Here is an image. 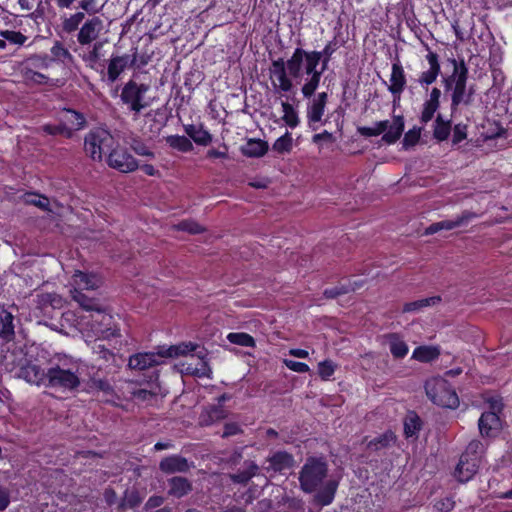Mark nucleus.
Instances as JSON below:
<instances>
[{
	"mask_svg": "<svg viewBox=\"0 0 512 512\" xmlns=\"http://www.w3.org/2000/svg\"><path fill=\"white\" fill-rule=\"evenodd\" d=\"M46 376L45 387L72 391L80 385L79 368L76 365L67 366L66 363L52 365L47 369Z\"/></svg>",
	"mask_w": 512,
	"mask_h": 512,
	"instance_id": "4",
	"label": "nucleus"
},
{
	"mask_svg": "<svg viewBox=\"0 0 512 512\" xmlns=\"http://www.w3.org/2000/svg\"><path fill=\"white\" fill-rule=\"evenodd\" d=\"M293 139L289 132L279 137L273 144V150L277 153H288L292 150Z\"/></svg>",
	"mask_w": 512,
	"mask_h": 512,
	"instance_id": "49",
	"label": "nucleus"
},
{
	"mask_svg": "<svg viewBox=\"0 0 512 512\" xmlns=\"http://www.w3.org/2000/svg\"><path fill=\"white\" fill-rule=\"evenodd\" d=\"M499 416L494 412H484L478 421L480 434L483 437H492L500 429Z\"/></svg>",
	"mask_w": 512,
	"mask_h": 512,
	"instance_id": "24",
	"label": "nucleus"
},
{
	"mask_svg": "<svg viewBox=\"0 0 512 512\" xmlns=\"http://www.w3.org/2000/svg\"><path fill=\"white\" fill-rule=\"evenodd\" d=\"M484 444L479 440H472L466 447L465 452L462 454L465 457L477 458L481 462L482 455L484 453Z\"/></svg>",
	"mask_w": 512,
	"mask_h": 512,
	"instance_id": "52",
	"label": "nucleus"
},
{
	"mask_svg": "<svg viewBox=\"0 0 512 512\" xmlns=\"http://www.w3.org/2000/svg\"><path fill=\"white\" fill-rule=\"evenodd\" d=\"M451 131L450 121L443 120L441 114H438L435 120L433 135L438 141H444L448 138Z\"/></svg>",
	"mask_w": 512,
	"mask_h": 512,
	"instance_id": "43",
	"label": "nucleus"
},
{
	"mask_svg": "<svg viewBox=\"0 0 512 512\" xmlns=\"http://www.w3.org/2000/svg\"><path fill=\"white\" fill-rule=\"evenodd\" d=\"M466 130H467V126L464 124L455 125V127L453 129V137H452V143L454 145H456V144L460 143L461 141H463L464 139H466V137H467Z\"/></svg>",
	"mask_w": 512,
	"mask_h": 512,
	"instance_id": "64",
	"label": "nucleus"
},
{
	"mask_svg": "<svg viewBox=\"0 0 512 512\" xmlns=\"http://www.w3.org/2000/svg\"><path fill=\"white\" fill-rule=\"evenodd\" d=\"M0 35L7 41L17 45H23L27 40V37L19 31L5 30L1 31Z\"/></svg>",
	"mask_w": 512,
	"mask_h": 512,
	"instance_id": "59",
	"label": "nucleus"
},
{
	"mask_svg": "<svg viewBox=\"0 0 512 512\" xmlns=\"http://www.w3.org/2000/svg\"><path fill=\"white\" fill-rule=\"evenodd\" d=\"M16 356L19 366V369L16 371V377L24 379L26 382L31 384L46 386V371L41 369L40 366L28 361L23 352H18Z\"/></svg>",
	"mask_w": 512,
	"mask_h": 512,
	"instance_id": "8",
	"label": "nucleus"
},
{
	"mask_svg": "<svg viewBox=\"0 0 512 512\" xmlns=\"http://www.w3.org/2000/svg\"><path fill=\"white\" fill-rule=\"evenodd\" d=\"M404 130V120L402 116L394 117L393 121H388V128L385 131L382 140L385 143H395L402 135Z\"/></svg>",
	"mask_w": 512,
	"mask_h": 512,
	"instance_id": "33",
	"label": "nucleus"
},
{
	"mask_svg": "<svg viewBox=\"0 0 512 512\" xmlns=\"http://www.w3.org/2000/svg\"><path fill=\"white\" fill-rule=\"evenodd\" d=\"M184 131L189 138H191L197 145L208 146L212 140V135L204 129L202 124H188L184 125Z\"/></svg>",
	"mask_w": 512,
	"mask_h": 512,
	"instance_id": "29",
	"label": "nucleus"
},
{
	"mask_svg": "<svg viewBox=\"0 0 512 512\" xmlns=\"http://www.w3.org/2000/svg\"><path fill=\"white\" fill-rule=\"evenodd\" d=\"M477 217L478 215L476 213L466 210L463 211L461 215L457 216L455 219L442 220L439 222L432 223L425 229V234L432 235L441 230H452L458 227H462L467 225Z\"/></svg>",
	"mask_w": 512,
	"mask_h": 512,
	"instance_id": "13",
	"label": "nucleus"
},
{
	"mask_svg": "<svg viewBox=\"0 0 512 512\" xmlns=\"http://www.w3.org/2000/svg\"><path fill=\"white\" fill-rule=\"evenodd\" d=\"M227 340L234 345H239L243 347H254L255 340L248 333L244 332H231L227 335Z\"/></svg>",
	"mask_w": 512,
	"mask_h": 512,
	"instance_id": "44",
	"label": "nucleus"
},
{
	"mask_svg": "<svg viewBox=\"0 0 512 512\" xmlns=\"http://www.w3.org/2000/svg\"><path fill=\"white\" fill-rule=\"evenodd\" d=\"M267 466H264V469L269 472H283L293 467L294 465V457L292 454L285 451H278L272 454L271 456L266 458Z\"/></svg>",
	"mask_w": 512,
	"mask_h": 512,
	"instance_id": "20",
	"label": "nucleus"
},
{
	"mask_svg": "<svg viewBox=\"0 0 512 512\" xmlns=\"http://www.w3.org/2000/svg\"><path fill=\"white\" fill-rule=\"evenodd\" d=\"M327 99V93L321 92L311 100L307 107V118L309 122H320L322 120Z\"/></svg>",
	"mask_w": 512,
	"mask_h": 512,
	"instance_id": "27",
	"label": "nucleus"
},
{
	"mask_svg": "<svg viewBox=\"0 0 512 512\" xmlns=\"http://www.w3.org/2000/svg\"><path fill=\"white\" fill-rule=\"evenodd\" d=\"M453 65V72L443 79L445 89L451 90V109L456 110L460 104L468 105L471 102V93H467L468 68L463 59L450 60Z\"/></svg>",
	"mask_w": 512,
	"mask_h": 512,
	"instance_id": "3",
	"label": "nucleus"
},
{
	"mask_svg": "<svg viewBox=\"0 0 512 512\" xmlns=\"http://www.w3.org/2000/svg\"><path fill=\"white\" fill-rule=\"evenodd\" d=\"M480 461L477 458H470L461 455L459 463L455 469V477L459 482L469 481L478 471Z\"/></svg>",
	"mask_w": 512,
	"mask_h": 512,
	"instance_id": "22",
	"label": "nucleus"
},
{
	"mask_svg": "<svg viewBox=\"0 0 512 512\" xmlns=\"http://www.w3.org/2000/svg\"><path fill=\"white\" fill-rule=\"evenodd\" d=\"M227 416V411L222 405H209L203 409L199 417V423L209 426Z\"/></svg>",
	"mask_w": 512,
	"mask_h": 512,
	"instance_id": "31",
	"label": "nucleus"
},
{
	"mask_svg": "<svg viewBox=\"0 0 512 512\" xmlns=\"http://www.w3.org/2000/svg\"><path fill=\"white\" fill-rule=\"evenodd\" d=\"M87 386L90 392H96L98 395L101 393L102 400L107 403L116 404V401L119 400L113 386L107 379L91 377Z\"/></svg>",
	"mask_w": 512,
	"mask_h": 512,
	"instance_id": "17",
	"label": "nucleus"
},
{
	"mask_svg": "<svg viewBox=\"0 0 512 512\" xmlns=\"http://www.w3.org/2000/svg\"><path fill=\"white\" fill-rule=\"evenodd\" d=\"M51 62L52 59L47 54L32 55L26 60V65L33 68L46 69L50 66Z\"/></svg>",
	"mask_w": 512,
	"mask_h": 512,
	"instance_id": "54",
	"label": "nucleus"
},
{
	"mask_svg": "<svg viewBox=\"0 0 512 512\" xmlns=\"http://www.w3.org/2000/svg\"><path fill=\"white\" fill-rule=\"evenodd\" d=\"M283 363L285 364V366L288 369H290L294 372L306 373L309 371V366L303 362H298V361H294V360H290V359H284Z\"/></svg>",
	"mask_w": 512,
	"mask_h": 512,
	"instance_id": "62",
	"label": "nucleus"
},
{
	"mask_svg": "<svg viewBox=\"0 0 512 512\" xmlns=\"http://www.w3.org/2000/svg\"><path fill=\"white\" fill-rule=\"evenodd\" d=\"M104 41H96L90 45H86L87 48L82 53H79V57L86 64L87 67L97 70V64L103 57Z\"/></svg>",
	"mask_w": 512,
	"mask_h": 512,
	"instance_id": "25",
	"label": "nucleus"
},
{
	"mask_svg": "<svg viewBox=\"0 0 512 512\" xmlns=\"http://www.w3.org/2000/svg\"><path fill=\"white\" fill-rule=\"evenodd\" d=\"M18 352H22V350H14L6 354L3 358V365L5 366V369L10 372H14L15 375L16 371L19 369L18 359L16 356Z\"/></svg>",
	"mask_w": 512,
	"mask_h": 512,
	"instance_id": "56",
	"label": "nucleus"
},
{
	"mask_svg": "<svg viewBox=\"0 0 512 512\" xmlns=\"http://www.w3.org/2000/svg\"><path fill=\"white\" fill-rule=\"evenodd\" d=\"M268 151V143L261 139H249L241 147V152L247 157H262Z\"/></svg>",
	"mask_w": 512,
	"mask_h": 512,
	"instance_id": "34",
	"label": "nucleus"
},
{
	"mask_svg": "<svg viewBox=\"0 0 512 512\" xmlns=\"http://www.w3.org/2000/svg\"><path fill=\"white\" fill-rule=\"evenodd\" d=\"M396 441V436L392 431H386L378 437L367 443V449L371 451H379L390 447Z\"/></svg>",
	"mask_w": 512,
	"mask_h": 512,
	"instance_id": "36",
	"label": "nucleus"
},
{
	"mask_svg": "<svg viewBox=\"0 0 512 512\" xmlns=\"http://www.w3.org/2000/svg\"><path fill=\"white\" fill-rule=\"evenodd\" d=\"M319 64L318 54L296 48L286 62L283 58L272 61L270 67L272 85L276 91L289 92L293 89L291 78L300 82L306 76L301 92L305 98H310L318 88L321 76L325 71L322 70V67L319 70L317 69Z\"/></svg>",
	"mask_w": 512,
	"mask_h": 512,
	"instance_id": "1",
	"label": "nucleus"
},
{
	"mask_svg": "<svg viewBox=\"0 0 512 512\" xmlns=\"http://www.w3.org/2000/svg\"><path fill=\"white\" fill-rule=\"evenodd\" d=\"M60 121L66 128L70 129V135H73V131L80 130L86 125L85 116L73 109H63L60 113Z\"/></svg>",
	"mask_w": 512,
	"mask_h": 512,
	"instance_id": "26",
	"label": "nucleus"
},
{
	"mask_svg": "<svg viewBox=\"0 0 512 512\" xmlns=\"http://www.w3.org/2000/svg\"><path fill=\"white\" fill-rule=\"evenodd\" d=\"M41 130L47 135H63L67 138H71L70 129L66 128L61 121L59 124H45L41 127Z\"/></svg>",
	"mask_w": 512,
	"mask_h": 512,
	"instance_id": "53",
	"label": "nucleus"
},
{
	"mask_svg": "<svg viewBox=\"0 0 512 512\" xmlns=\"http://www.w3.org/2000/svg\"><path fill=\"white\" fill-rule=\"evenodd\" d=\"M136 61V53L132 56L125 55H112L108 61L107 72L104 73L101 70V74L103 77L106 76V81L109 84H112L117 81L120 75L125 71L127 67L133 66Z\"/></svg>",
	"mask_w": 512,
	"mask_h": 512,
	"instance_id": "9",
	"label": "nucleus"
},
{
	"mask_svg": "<svg viewBox=\"0 0 512 512\" xmlns=\"http://www.w3.org/2000/svg\"><path fill=\"white\" fill-rule=\"evenodd\" d=\"M389 82L388 91L393 96V106L395 107L399 104L401 95L406 86V76L400 61H396L392 64Z\"/></svg>",
	"mask_w": 512,
	"mask_h": 512,
	"instance_id": "15",
	"label": "nucleus"
},
{
	"mask_svg": "<svg viewBox=\"0 0 512 512\" xmlns=\"http://www.w3.org/2000/svg\"><path fill=\"white\" fill-rule=\"evenodd\" d=\"M440 355L439 349L432 346H420L414 349L412 358L420 362H430Z\"/></svg>",
	"mask_w": 512,
	"mask_h": 512,
	"instance_id": "42",
	"label": "nucleus"
},
{
	"mask_svg": "<svg viewBox=\"0 0 512 512\" xmlns=\"http://www.w3.org/2000/svg\"><path fill=\"white\" fill-rule=\"evenodd\" d=\"M422 421L415 412H409L404 419V434L406 438L417 437L421 430Z\"/></svg>",
	"mask_w": 512,
	"mask_h": 512,
	"instance_id": "38",
	"label": "nucleus"
},
{
	"mask_svg": "<svg viewBox=\"0 0 512 512\" xmlns=\"http://www.w3.org/2000/svg\"><path fill=\"white\" fill-rule=\"evenodd\" d=\"M425 391L428 398L436 405L456 409L459 406V398L448 381L441 377H434L426 381Z\"/></svg>",
	"mask_w": 512,
	"mask_h": 512,
	"instance_id": "5",
	"label": "nucleus"
},
{
	"mask_svg": "<svg viewBox=\"0 0 512 512\" xmlns=\"http://www.w3.org/2000/svg\"><path fill=\"white\" fill-rule=\"evenodd\" d=\"M141 502H142V499L139 496V493L137 492V490L127 489L124 492V496H123L119 506L122 508H125V507L134 508V507H137L138 505H140Z\"/></svg>",
	"mask_w": 512,
	"mask_h": 512,
	"instance_id": "51",
	"label": "nucleus"
},
{
	"mask_svg": "<svg viewBox=\"0 0 512 512\" xmlns=\"http://www.w3.org/2000/svg\"><path fill=\"white\" fill-rule=\"evenodd\" d=\"M160 358L163 357L159 354V350L157 352L138 353L129 358L128 365L131 369L145 370L161 364Z\"/></svg>",
	"mask_w": 512,
	"mask_h": 512,
	"instance_id": "23",
	"label": "nucleus"
},
{
	"mask_svg": "<svg viewBox=\"0 0 512 512\" xmlns=\"http://www.w3.org/2000/svg\"><path fill=\"white\" fill-rule=\"evenodd\" d=\"M23 201L26 204L34 205L44 211H49V199L45 196L38 195L35 193H25L23 196Z\"/></svg>",
	"mask_w": 512,
	"mask_h": 512,
	"instance_id": "47",
	"label": "nucleus"
},
{
	"mask_svg": "<svg viewBox=\"0 0 512 512\" xmlns=\"http://www.w3.org/2000/svg\"><path fill=\"white\" fill-rule=\"evenodd\" d=\"M440 296H432L416 301L408 302L403 306V312H419L425 307L435 306L440 303Z\"/></svg>",
	"mask_w": 512,
	"mask_h": 512,
	"instance_id": "41",
	"label": "nucleus"
},
{
	"mask_svg": "<svg viewBox=\"0 0 512 512\" xmlns=\"http://www.w3.org/2000/svg\"><path fill=\"white\" fill-rule=\"evenodd\" d=\"M70 292L73 300L76 301L83 309L94 312H98L102 309V306L97 299L88 297L82 291L73 289Z\"/></svg>",
	"mask_w": 512,
	"mask_h": 512,
	"instance_id": "35",
	"label": "nucleus"
},
{
	"mask_svg": "<svg viewBox=\"0 0 512 512\" xmlns=\"http://www.w3.org/2000/svg\"><path fill=\"white\" fill-rule=\"evenodd\" d=\"M85 15L83 12H77L71 15L69 18L64 19L62 23L63 31L66 33H72L78 30L79 25L83 21Z\"/></svg>",
	"mask_w": 512,
	"mask_h": 512,
	"instance_id": "50",
	"label": "nucleus"
},
{
	"mask_svg": "<svg viewBox=\"0 0 512 512\" xmlns=\"http://www.w3.org/2000/svg\"><path fill=\"white\" fill-rule=\"evenodd\" d=\"M260 467L252 460H245L241 468L229 473L227 477L234 484L246 486L250 480L259 474Z\"/></svg>",
	"mask_w": 512,
	"mask_h": 512,
	"instance_id": "18",
	"label": "nucleus"
},
{
	"mask_svg": "<svg viewBox=\"0 0 512 512\" xmlns=\"http://www.w3.org/2000/svg\"><path fill=\"white\" fill-rule=\"evenodd\" d=\"M74 289L95 290L102 284L101 278L95 274H88L82 271H76L73 275Z\"/></svg>",
	"mask_w": 512,
	"mask_h": 512,
	"instance_id": "28",
	"label": "nucleus"
},
{
	"mask_svg": "<svg viewBox=\"0 0 512 512\" xmlns=\"http://www.w3.org/2000/svg\"><path fill=\"white\" fill-rule=\"evenodd\" d=\"M35 316H50L52 310L61 309L64 306V299L57 293H40L36 295Z\"/></svg>",
	"mask_w": 512,
	"mask_h": 512,
	"instance_id": "10",
	"label": "nucleus"
},
{
	"mask_svg": "<svg viewBox=\"0 0 512 512\" xmlns=\"http://www.w3.org/2000/svg\"><path fill=\"white\" fill-rule=\"evenodd\" d=\"M336 365L331 360H324L318 364V374L323 380L329 379L335 372Z\"/></svg>",
	"mask_w": 512,
	"mask_h": 512,
	"instance_id": "57",
	"label": "nucleus"
},
{
	"mask_svg": "<svg viewBox=\"0 0 512 512\" xmlns=\"http://www.w3.org/2000/svg\"><path fill=\"white\" fill-rule=\"evenodd\" d=\"M149 89L148 84L137 83L134 80H129L122 87L121 102L127 106L129 111L133 112L134 119H137L140 112L149 106V103L145 100V94Z\"/></svg>",
	"mask_w": 512,
	"mask_h": 512,
	"instance_id": "7",
	"label": "nucleus"
},
{
	"mask_svg": "<svg viewBox=\"0 0 512 512\" xmlns=\"http://www.w3.org/2000/svg\"><path fill=\"white\" fill-rule=\"evenodd\" d=\"M426 60L428 61L429 69L427 71H423L419 75V78L417 79V82L425 89H427L429 85L434 83L439 74L441 73L439 56L437 55V53L428 49Z\"/></svg>",
	"mask_w": 512,
	"mask_h": 512,
	"instance_id": "19",
	"label": "nucleus"
},
{
	"mask_svg": "<svg viewBox=\"0 0 512 512\" xmlns=\"http://www.w3.org/2000/svg\"><path fill=\"white\" fill-rule=\"evenodd\" d=\"M91 330L95 335L108 339L118 335V330L113 327V317L100 309L95 315H92Z\"/></svg>",
	"mask_w": 512,
	"mask_h": 512,
	"instance_id": "11",
	"label": "nucleus"
},
{
	"mask_svg": "<svg viewBox=\"0 0 512 512\" xmlns=\"http://www.w3.org/2000/svg\"><path fill=\"white\" fill-rule=\"evenodd\" d=\"M168 493L176 498H181L192 491V483L184 477H172L168 480Z\"/></svg>",
	"mask_w": 512,
	"mask_h": 512,
	"instance_id": "32",
	"label": "nucleus"
},
{
	"mask_svg": "<svg viewBox=\"0 0 512 512\" xmlns=\"http://www.w3.org/2000/svg\"><path fill=\"white\" fill-rule=\"evenodd\" d=\"M51 54L54 58L59 60H73L72 54L59 41L55 42V44L52 46Z\"/></svg>",
	"mask_w": 512,
	"mask_h": 512,
	"instance_id": "55",
	"label": "nucleus"
},
{
	"mask_svg": "<svg viewBox=\"0 0 512 512\" xmlns=\"http://www.w3.org/2000/svg\"><path fill=\"white\" fill-rule=\"evenodd\" d=\"M281 106L283 109L282 119L286 125H288L290 128L297 127L299 124V117L294 107L286 101H283Z\"/></svg>",
	"mask_w": 512,
	"mask_h": 512,
	"instance_id": "45",
	"label": "nucleus"
},
{
	"mask_svg": "<svg viewBox=\"0 0 512 512\" xmlns=\"http://www.w3.org/2000/svg\"><path fill=\"white\" fill-rule=\"evenodd\" d=\"M385 344L388 345L392 356L396 359L404 358L409 351L408 345L396 333H390L383 336Z\"/></svg>",
	"mask_w": 512,
	"mask_h": 512,
	"instance_id": "30",
	"label": "nucleus"
},
{
	"mask_svg": "<svg viewBox=\"0 0 512 512\" xmlns=\"http://www.w3.org/2000/svg\"><path fill=\"white\" fill-rule=\"evenodd\" d=\"M438 108L439 106L425 101L421 113V122L426 124L431 121Z\"/></svg>",
	"mask_w": 512,
	"mask_h": 512,
	"instance_id": "61",
	"label": "nucleus"
},
{
	"mask_svg": "<svg viewBox=\"0 0 512 512\" xmlns=\"http://www.w3.org/2000/svg\"><path fill=\"white\" fill-rule=\"evenodd\" d=\"M165 142L173 149L180 152H190L193 150L191 140L186 136L169 135L165 137Z\"/></svg>",
	"mask_w": 512,
	"mask_h": 512,
	"instance_id": "40",
	"label": "nucleus"
},
{
	"mask_svg": "<svg viewBox=\"0 0 512 512\" xmlns=\"http://www.w3.org/2000/svg\"><path fill=\"white\" fill-rule=\"evenodd\" d=\"M14 317L13 315L3 310L0 313V337L9 341L14 336V324H13Z\"/></svg>",
	"mask_w": 512,
	"mask_h": 512,
	"instance_id": "37",
	"label": "nucleus"
},
{
	"mask_svg": "<svg viewBox=\"0 0 512 512\" xmlns=\"http://www.w3.org/2000/svg\"><path fill=\"white\" fill-rule=\"evenodd\" d=\"M300 489L314 494L313 502L319 506L330 505L337 492L339 482L329 477V465L323 457H308L298 473Z\"/></svg>",
	"mask_w": 512,
	"mask_h": 512,
	"instance_id": "2",
	"label": "nucleus"
},
{
	"mask_svg": "<svg viewBox=\"0 0 512 512\" xmlns=\"http://www.w3.org/2000/svg\"><path fill=\"white\" fill-rule=\"evenodd\" d=\"M202 347L193 342H182L177 345H171L168 348L160 347L159 354L162 355L163 358H172L178 356H190L195 357L197 351Z\"/></svg>",
	"mask_w": 512,
	"mask_h": 512,
	"instance_id": "21",
	"label": "nucleus"
},
{
	"mask_svg": "<svg viewBox=\"0 0 512 512\" xmlns=\"http://www.w3.org/2000/svg\"><path fill=\"white\" fill-rule=\"evenodd\" d=\"M114 138L103 128H94L84 137V151L93 161H101L103 155L111 151Z\"/></svg>",
	"mask_w": 512,
	"mask_h": 512,
	"instance_id": "6",
	"label": "nucleus"
},
{
	"mask_svg": "<svg viewBox=\"0 0 512 512\" xmlns=\"http://www.w3.org/2000/svg\"><path fill=\"white\" fill-rule=\"evenodd\" d=\"M388 128V120L379 121L374 124L372 127L361 126L357 128V131L360 135L365 137H373L378 136L384 133Z\"/></svg>",
	"mask_w": 512,
	"mask_h": 512,
	"instance_id": "46",
	"label": "nucleus"
},
{
	"mask_svg": "<svg viewBox=\"0 0 512 512\" xmlns=\"http://www.w3.org/2000/svg\"><path fill=\"white\" fill-rule=\"evenodd\" d=\"M196 357L199 359L198 365L195 366V377L198 378H212V369L208 364V361L206 360L207 357V350L205 348H201L197 351V354H195Z\"/></svg>",
	"mask_w": 512,
	"mask_h": 512,
	"instance_id": "39",
	"label": "nucleus"
},
{
	"mask_svg": "<svg viewBox=\"0 0 512 512\" xmlns=\"http://www.w3.org/2000/svg\"><path fill=\"white\" fill-rule=\"evenodd\" d=\"M191 468H194L193 462L178 454L167 456L159 463L160 471L165 474L186 473Z\"/></svg>",
	"mask_w": 512,
	"mask_h": 512,
	"instance_id": "16",
	"label": "nucleus"
},
{
	"mask_svg": "<svg viewBox=\"0 0 512 512\" xmlns=\"http://www.w3.org/2000/svg\"><path fill=\"white\" fill-rule=\"evenodd\" d=\"M420 138V129L413 128L409 130L405 135L403 139V146L404 147H410L415 145Z\"/></svg>",
	"mask_w": 512,
	"mask_h": 512,
	"instance_id": "63",
	"label": "nucleus"
},
{
	"mask_svg": "<svg viewBox=\"0 0 512 512\" xmlns=\"http://www.w3.org/2000/svg\"><path fill=\"white\" fill-rule=\"evenodd\" d=\"M104 28L103 21L94 16L88 19L80 28L77 34V41L80 45L86 46L97 41Z\"/></svg>",
	"mask_w": 512,
	"mask_h": 512,
	"instance_id": "12",
	"label": "nucleus"
},
{
	"mask_svg": "<svg viewBox=\"0 0 512 512\" xmlns=\"http://www.w3.org/2000/svg\"><path fill=\"white\" fill-rule=\"evenodd\" d=\"M130 146L131 149L140 156H146L149 158H154L155 156L149 147L140 139H133Z\"/></svg>",
	"mask_w": 512,
	"mask_h": 512,
	"instance_id": "58",
	"label": "nucleus"
},
{
	"mask_svg": "<svg viewBox=\"0 0 512 512\" xmlns=\"http://www.w3.org/2000/svg\"><path fill=\"white\" fill-rule=\"evenodd\" d=\"M177 229L181 231H186L190 234H198L203 231V228L197 222L192 220L181 221L177 225Z\"/></svg>",
	"mask_w": 512,
	"mask_h": 512,
	"instance_id": "60",
	"label": "nucleus"
},
{
	"mask_svg": "<svg viewBox=\"0 0 512 512\" xmlns=\"http://www.w3.org/2000/svg\"><path fill=\"white\" fill-rule=\"evenodd\" d=\"M108 165L123 173L135 171L138 168L136 159L124 149L111 150Z\"/></svg>",
	"mask_w": 512,
	"mask_h": 512,
	"instance_id": "14",
	"label": "nucleus"
},
{
	"mask_svg": "<svg viewBox=\"0 0 512 512\" xmlns=\"http://www.w3.org/2000/svg\"><path fill=\"white\" fill-rule=\"evenodd\" d=\"M337 49L336 42H329L322 51H312L314 54H318L320 58V64L322 66V70H326L328 68L329 61L331 56Z\"/></svg>",
	"mask_w": 512,
	"mask_h": 512,
	"instance_id": "48",
	"label": "nucleus"
}]
</instances>
